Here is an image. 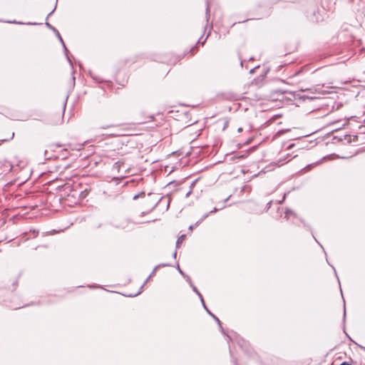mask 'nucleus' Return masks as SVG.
Returning <instances> with one entry per match:
<instances>
[{
  "mask_svg": "<svg viewBox=\"0 0 365 365\" xmlns=\"http://www.w3.org/2000/svg\"><path fill=\"white\" fill-rule=\"evenodd\" d=\"M242 129L241 128H240L238 129V131H239V132H241V131H242Z\"/></svg>",
  "mask_w": 365,
  "mask_h": 365,
  "instance_id": "18",
  "label": "nucleus"
},
{
  "mask_svg": "<svg viewBox=\"0 0 365 365\" xmlns=\"http://www.w3.org/2000/svg\"><path fill=\"white\" fill-rule=\"evenodd\" d=\"M46 26H47L49 29H51V30L53 31H54V33H55V32H57L56 29V28H54L53 26H51L49 23H46Z\"/></svg>",
  "mask_w": 365,
  "mask_h": 365,
  "instance_id": "8",
  "label": "nucleus"
},
{
  "mask_svg": "<svg viewBox=\"0 0 365 365\" xmlns=\"http://www.w3.org/2000/svg\"><path fill=\"white\" fill-rule=\"evenodd\" d=\"M210 213L205 214L200 220H199L195 225H190L189 227V230L192 231L194 228V227L198 226L205 219H206L209 216Z\"/></svg>",
  "mask_w": 365,
  "mask_h": 365,
  "instance_id": "3",
  "label": "nucleus"
},
{
  "mask_svg": "<svg viewBox=\"0 0 365 365\" xmlns=\"http://www.w3.org/2000/svg\"><path fill=\"white\" fill-rule=\"evenodd\" d=\"M157 205V199L152 201V202L150 205L149 210H152Z\"/></svg>",
  "mask_w": 365,
  "mask_h": 365,
  "instance_id": "6",
  "label": "nucleus"
},
{
  "mask_svg": "<svg viewBox=\"0 0 365 365\" xmlns=\"http://www.w3.org/2000/svg\"><path fill=\"white\" fill-rule=\"evenodd\" d=\"M190 192H187V193L186 194V196L187 197V196L190 195Z\"/></svg>",
  "mask_w": 365,
  "mask_h": 365,
  "instance_id": "20",
  "label": "nucleus"
},
{
  "mask_svg": "<svg viewBox=\"0 0 365 365\" xmlns=\"http://www.w3.org/2000/svg\"><path fill=\"white\" fill-rule=\"evenodd\" d=\"M187 281L189 282L191 287L192 288V290L197 294V296L199 297L202 304V306L205 309H206V306H205V304L204 302V299L202 298V294L200 293V292L197 290V289L196 288L195 286H194L191 282V279L189 277H187Z\"/></svg>",
  "mask_w": 365,
  "mask_h": 365,
  "instance_id": "1",
  "label": "nucleus"
},
{
  "mask_svg": "<svg viewBox=\"0 0 365 365\" xmlns=\"http://www.w3.org/2000/svg\"><path fill=\"white\" fill-rule=\"evenodd\" d=\"M128 297H136L137 296V293L135 294H130L129 295H127Z\"/></svg>",
  "mask_w": 365,
  "mask_h": 365,
  "instance_id": "10",
  "label": "nucleus"
},
{
  "mask_svg": "<svg viewBox=\"0 0 365 365\" xmlns=\"http://www.w3.org/2000/svg\"><path fill=\"white\" fill-rule=\"evenodd\" d=\"M254 71H255V68H252L250 70V73H252L254 72Z\"/></svg>",
  "mask_w": 365,
  "mask_h": 365,
  "instance_id": "15",
  "label": "nucleus"
},
{
  "mask_svg": "<svg viewBox=\"0 0 365 365\" xmlns=\"http://www.w3.org/2000/svg\"><path fill=\"white\" fill-rule=\"evenodd\" d=\"M217 210H217V208H214V209H212V210H211V211H210V213L215 212H217Z\"/></svg>",
  "mask_w": 365,
  "mask_h": 365,
  "instance_id": "11",
  "label": "nucleus"
},
{
  "mask_svg": "<svg viewBox=\"0 0 365 365\" xmlns=\"http://www.w3.org/2000/svg\"><path fill=\"white\" fill-rule=\"evenodd\" d=\"M176 255H177V253H176V252H174V254L173 255V257H176Z\"/></svg>",
  "mask_w": 365,
  "mask_h": 365,
  "instance_id": "16",
  "label": "nucleus"
},
{
  "mask_svg": "<svg viewBox=\"0 0 365 365\" xmlns=\"http://www.w3.org/2000/svg\"><path fill=\"white\" fill-rule=\"evenodd\" d=\"M133 200H137L138 199L137 194L133 196Z\"/></svg>",
  "mask_w": 365,
  "mask_h": 365,
  "instance_id": "14",
  "label": "nucleus"
},
{
  "mask_svg": "<svg viewBox=\"0 0 365 365\" xmlns=\"http://www.w3.org/2000/svg\"><path fill=\"white\" fill-rule=\"evenodd\" d=\"M178 270L179 271V272H180V274H183V272H182V271L180 269V267H179V266H178Z\"/></svg>",
  "mask_w": 365,
  "mask_h": 365,
  "instance_id": "12",
  "label": "nucleus"
},
{
  "mask_svg": "<svg viewBox=\"0 0 365 365\" xmlns=\"http://www.w3.org/2000/svg\"><path fill=\"white\" fill-rule=\"evenodd\" d=\"M54 10H53L51 12L49 13L48 14V16H51L52 14V13L53 12Z\"/></svg>",
  "mask_w": 365,
  "mask_h": 365,
  "instance_id": "17",
  "label": "nucleus"
},
{
  "mask_svg": "<svg viewBox=\"0 0 365 365\" xmlns=\"http://www.w3.org/2000/svg\"><path fill=\"white\" fill-rule=\"evenodd\" d=\"M184 238H185V235H181V236L178 239V240H177V242H176L177 245H178L180 243H181V242L183 241Z\"/></svg>",
  "mask_w": 365,
  "mask_h": 365,
  "instance_id": "7",
  "label": "nucleus"
},
{
  "mask_svg": "<svg viewBox=\"0 0 365 365\" xmlns=\"http://www.w3.org/2000/svg\"><path fill=\"white\" fill-rule=\"evenodd\" d=\"M340 365H351V364H349V363L344 361V362L341 363Z\"/></svg>",
  "mask_w": 365,
  "mask_h": 365,
  "instance_id": "13",
  "label": "nucleus"
},
{
  "mask_svg": "<svg viewBox=\"0 0 365 365\" xmlns=\"http://www.w3.org/2000/svg\"><path fill=\"white\" fill-rule=\"evenodd\" d=\"M14 136V133H13L11 138H13Z\"/></svg>",
  "mask_w": 365,
  "mask_h": 365,
  "instance_id": "19",
  "label": "nucleus"
},
{
  "mask_svg": "<svg viewBox=\"0 0 365 365\" xmlns=\"http://www.w3.org/2000/svg\"><path fill=\"white\" fill-rule=\"evenodd\" d=\"M166 266H169V264H159V265L156 266V267L153 269V270L152 273H151V274L148 277V278L145 279V282L143 283V284L142 285V287L140 288V289H138V295L140 294L141 290L143 289V288L144 285H145V284L148 282V280H149V279H150V278L152 277V275L155 272V271L157 270V269H158V267H166Z\"/></svg>",
  "mask_w": 365,
  "mask_h": 365,
  "instance_id": "2",
  "label": "nucleus"
},
{
  "mask_svg": "<svg viewBox=\"0 0 365 365\" xmlns=\"http://www.w3.org/2000/svg\"><path fill=\"white\" fill-rule=\"evenodd\" d=\"M292 212L290 210H287L286 211V212H285L286 217H289V215L290 214H292Z\"/></svg>",
  "mask_w": 365,
  "mask_h": 365,
  "instance_id": "9",
  "label": "nucleus"
},
{
  "mask_svg": "<svg viewBox=\"0 0 365 365\" xmlns=\"http://www.w3.org/2000/svg\"><path fill=\"white\" fill-rule=\"evenodd\" d=\"M361 348L363 350H364V351H365V347L361 346Z\"/></svg>",
  "mask_w": 365,
  "mask_h": 365,
  "instance_id": "21",
  "label": "nucleus"
},
{
  "mask_svg": "<svg viewBox=\"0 0 365 365\" xmlns=\"http://www.w3.org/2000/svg\"><path fill=\"white\" fill-rule=\"evenodd\" d=\"M55 34H56L57 38H58V39L60 40V41L62 43V44H63V47H64L65 51H67V48H66V46H65V44H64V43H63V39H62V38H61V35H60L59 32L57 31V32H55Z\"/></svg>",
  "mask_w": 365,
  "mask_h": 365,
  "instance_id": "5",
  "label": "nucleus"
},
{
  "mask_svg": "<svg viewBox=\"0 0 365 365\" xmlns=\"http://www.w3.org/2000/svg\"><path fill=\"white\" fill-rule=\"evenodd\" d=\"M205 310L207 312V313L212 316L213 317V319L217 322V324H219V326L220 327V328L222 329V326H221V323H220V321L219 320V319L215 317L214 314H212L209 310L206 307Z\"/></svg>",
  "mask_w": 365,
  "mask_h": 365,
  "instance_id": "4",
  "label": "nucleus"
}]
</instances>
